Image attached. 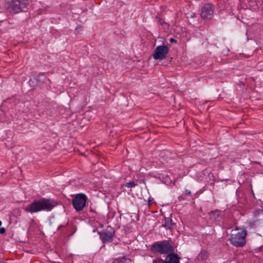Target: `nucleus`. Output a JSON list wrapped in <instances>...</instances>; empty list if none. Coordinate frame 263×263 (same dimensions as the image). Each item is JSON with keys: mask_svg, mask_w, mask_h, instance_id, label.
Listing matches in <instances>:
<instances>
[{"mask_svg": "<svg viewBox=\"0 0 263 263\" xmlns=\"http://www.w3.org/2000/svg\"><path fill=\"white\" fill-rule=\"evenodd\" d=\"M55 206V202L51 200L43 198L35 200L28 206L25 210L31 213H37L41 211H50Z\"/></svg>", "mask_w": 263, "mask_h": 263, "instance_id": "nucleus-1", "label": "nucleus"}, {"mask_svg": "<svg viewBox=\"0 0 263 263\" xmlns=\"http://www.w3.org/2000/svg\"><path fill=\"white\" fill-rule=\"evenodd\" d=\"M151 251L154 254H170L174 252V248L167 240L156 242L151 247Z\"/></svg>", "mask_w": 263, "mask_h": 263, "instance_id": "nucleus-2", "label": "nucleus"}, {"mask_svg": "<svg viewBox=\"0 0 263 263\" xmlns=\"http://www.w3.org/2000/svg\"><path fill=\"white\" fill-rule=\"evenodd\" d=\"M247 232L245 230L238 231V229L233 230L229 238L230 242L236 247H242L246 243Z\"/></svg>", "mask_w": 263, "mask_h": 263, "instance_id": "nucleus-3", "label": "nucleus"}, {"mask_svg": "<svg viewBox=\"0 0 263 263\" xmlns=\"http://www.w3.org/2000/svg\"><path fill=\"white\" fill-rule=\"evenodd\" d=\"M28 5V0H11L6 3L5 7L8 12L15 14L23 11Z\"/></svg>", "mask_w": 263, "mask_h": 263, "instance_id": "nucleus-4", "label": "nucleus"}, {"mask_svg": "<svg viewBox=\"0 0 263 263\" xmlns=\"http://www.w3.org/2000/svg\"><path fill=\"white\" fill-rule=\"evenodd\" d=\"M86 196L83 193L77 194L72 200V203L77 211H82L86 205Z\"/></svg>", "mask_w": 263, "mask_h": 263, "instance_id": "nucleus-5", "label": "nucleus"}, {"mask_svg": "<svg viewBox=\"0 0 263 263\" xmlns=\"http://www.w3.org/2000/svg\"><path fill=\"white\" fill-rule=\"evenodd\" d=\"M168 52V48L166 45L158 46L154 50L153 54L155 60H163L165 58Z\"/></svg>", "mask_w": 263, "mask_h": 263, "instance_id": "nucleus-6", "label": "nucleus"}, {"mask_svg": "<svg viewBox=\"0 0 263 263\" xmlns=\"http://www.w3.org/2000/svg\"><path fill=\"white\" fill-rule=\"evenodd\" d=\"M214 14V6L210 4H205L203 6L200 13L201 17L204 20H211Z\"/></svg>", "mask_w": 263, "mask_h": 263, "instance_id": "nucleus-7", "label": "nucleus"}, {"mask_svg": "<svg viewBox=\"0 0 263 263\" xmlns=\"http://www.w3.org/2000/svg\"><path fill=\"white\" fill-rule=\"evenodd\" d=\"M180 258L177 254L170 253L165 258V263H180Z\"/></svg>", "mask_w": 263, "mask_h": 263, "instance_id": "nucleus-8", "label": "nucleus"}, {"mask_svg": "<svg viewBox=\"0 0 263 263\" xmlns=\"http://www.w3.org/2000/svg\"><path fill=\"white\" fill-rule=\"evenodd\" d=\"M100 237L102 240L105 242H111L112 240V235L111 233L109 232H99Z\"/></svg>", "mask_w": 263, "mask_h": 263, "instance_id": "nucleus-9", "label": "nucleus"}, {"mask_svg": "<svg viewBox=\"0 0 263 263\" xmlns=\"http://www.w3.org/2000/svg\"><path fill=\"white\" fill-rule=\"evenodd\" d=\"M209 257L208 251L205 250H201L197 256V259L200 261L205 260Z\"/></svg>", "mask_w": 263, "mask_h": 263, "instance_id": "nucleus-10", "label": "nucleus"}, {"mask_svg": "<svg viewBox=\"0 0 263 263\" xmlns=\"http://www.w3.org/2000/svg\"><path fill=\"white\" fill-rule=\"evenodd\" d=\"M174 224L175 223L172 222V219L170 218H165L164 223L162 224V226L166 229H171Z\"/></svg>", "mask_w": 263, "mask_h": 263, "instance_id": "nucleus-11", "label": "nucleus"}, {"mask_svg": "<svg viewBox=\"0 0 263 263\" xmlns=\"http://www.w3.org/2000/svg\"><path fill=\"white\" fill-rule=\"evenodd\" d=\"M210 218L214 221L218 220L220 217V212L219 211L211 212L209 213Z\"/></svg>", "mask_w": 263, "mask_h": 263, "instance_id": "nucleus-12", "label": "nucleus"}, {"mask_svg": "<svg viewBox=\"0 0 263 263\" xmlns=\"http://www.w3.org/2000/svg\"><path fill=\"white\" fill-rule=\"evenodd\" d=\"M156 18L157 22L159 24H160L161 25H164L165 26H166L167 27V25L166 24V23H165L164 21L162 18H160L159 16H157Z\"/></svg>", "mask_w": 263, "mask_h": 263, "instance_id": "nucleus-13", "label": "nucleus"}, {"mask_svg": "<svg viewBox=\"0 0 263 263\" xmlns=\"http://www.w3.org/2000/svg\"><path fill=\"white\" fill-rule=\"evenodd\" d=\"M136 185L137 184L134 181H132V182H127L125 184V186L127 187L128 188L129 187L132 188V187H134L136 186Z\"/></svg>", "mask_w": 263, "mask_h": 263, "instance_id": "nucleus-14", "label": "nucleus"}, {"mask_svg": "<svg viewBox=\"0 0 263 263\" xmlns=\"http://www.w3.org/2000/svg\"><path fill=\"white\" fill-rule=\"evenodd\" d=\"M153 263H165V260L164 261L163 260H162L161 259L157 258V259H154L153 261Z\"/></svg>", "mask_w": 263, "mask_h": 263, "instance_id": "nucleus-15", "label": "nucleus"}, {"mask_svg": "<svg viewBox=\"0 0 263 263\" xmlns=\"http://www.w3.org/2000/svg\"><path fill=\"white\" fill-rule=\"evenodd\" d=\"M6 231L5 228L2 227L0 228V234H4Z\"/></svg>", "mask_w": 263, "mask_h": 263, "instance_id": "nucleus-16", "label": "nucleus"}, {"mask_svg": "<svg viewBox=\"0 0 263 263\" xmlns=\"http://www.w3.org/2000/svg\"><path fill=\"white\" fill-rule=\"evenodd\" d=\"M170 42H177V41L176 40H175L173 38H171L170 39Z\"/></svg>", "mask_w": 263, "mask_h": 263, "instance_id": "nucleus-17", "label": "nucleus"}, {"mask_svg": "<svg viewBox=\"0 0 263 263\" xmlns=\"http://www.w3.org/2000/svg\"><path fill=\"white\" fill-rule=\"evenodd\" d=\"M186 192H187V194H191V192H190V191H189V192H188V191H186Z\"/></svg>", "mask_w": 263, "mask_h": 263, "instance_id": "nucleus-18", "label": "nucleus"}, {"mask_svg": "<svg viewBox=\"0 0 263 263\" xmlns=\"http://www.w3.org/2000/svg\"><path fill=\"white\" fill-rule=\"evenodd\" d=\"M1 225H2V222H1V221L0 220V226H1Z\"/></svg>", "mask_w": 263, "mask_h": 263, "instance_id": "nucleus-19", "label": "nucleus"}, {"mask_svg": "<svg viewBox=\"0 0 263 263\" xmlns=\"http://www.w3.org/2000/svg\"><path fill=\"white\" fill-rule=\"evenodd\" d=\"M194 15H195V14H193V15H192V17H194Z\"/></svg>", "mask_w": 263, "mask_h": 263, "instance_id": "nucleus-20", "label": "nucleus"}, {"mask_svg": "<svg viewBox=\"0 0 263 263\" xmlns=\"http://www.w3.org/2000/svg\"><path fill=\"white\" fill-rule=\"evenodd\" d=\"M194 15H195V14H193V15H192V17H194Z\"/></svg>", "mask_w": 263, "mask_h": 263, "instance_id": "nucleus-21", "label": "nucleus"}, {"mask_svg": "<svg viewBox=\"0 0 263 263\" xmlns=\"http://www.w3.org/2000/svg\"><path fill=\"white\" fill-rule=\"evenodd\" d=\"M194 15H195V14H193V15H192V17H194Z\"/></svg>", "mask_w": 263, "mask_h": 263, "instance_id": "nucleus-22", "label": "nucleus"}, {"mask_svg": "<svg viewBox=\"0 0 263 263\" xmlns=\"http://www.w3.org/2000/svg\"><path fill=\"white\" fill-rule=\"evenodd\" d=\"M260 248H261V249H263V246H261V247H260Z\"/></svg>", "mask_w": 263, "mask_h": 263, "instance_id": "nucleus-23", "label": "nucleus"}, {"mask_svg": "<svg viewBox=\"0 0 263 263\" xmlns=\"http://www.w3.org/2000/svg\"><path fill=\"white\" fill-rule=\"evenodd\" d=\"M61 227V226H59L58 229H59L60 228V227Z\"/></svg>", "mask_w": 263, "mask_h": 263, "instance_id": "nucleus-24", "label": "nucleus"}]
</instances>
